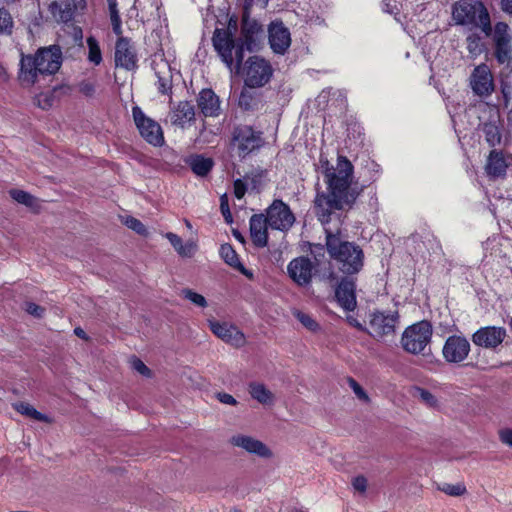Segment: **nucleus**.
Returning <instances> with one entry per match:
<instances>
[{
	"label": "nucleus",
	"instance_id": "0e129e2a",
	"mask_svg": "<svg viewBox=\"0 0 512 512\" xmlns=\"http://www.w3.org/2000/svg\"><path fill=\"white\" fill-rule=\"evenodd\" d=\"M45 308L34 303V318H40L43 316Z\"/></svg>",
	"mask_w": 512,
	"mask_h": 512
},
{
	"label": "nucleus",
	"instance_id": "e433bc0d",
	"mask_svg": "<svg viewBox=\"0 0 512 512\" xmlns=\"http://www.w3.org/2000/svg\"><path fill=\"white\" fill-rule=\"evenodd\" d=\"M245 49H246V45L244 44V42L237 41L235 43V47L233 49V53H234V56H233V59H234L233 69H235L236 72H240V69L242 67L243 60H244V51H245Z\"/></svg>",
	"mask_w": 512,
	"mask_h": 512
},
{
	"label": "nucleus",
	"instance_id": "20e7f679",
	"mask_svg": "<svg viewBox=\"0 0 512 512\" xmlns=\"http://www.w3.org/2000/svg\"><path fill=\"white\" fill-rule=\"evenodd\" d=\"M452 16L458 25H473L481 29L485 37L492 33L490 14L482 2L455 4Z\"/></svg>",
	"mask_w": 512,
	"mask_h": 512
},
{
	"label": "nucleus",
	"instance_id": "f3484780",
	"mask_svg": "<svg viewBox=\"0 0 512 512\" xmlns=\"http://www.w3.org/2000/svg\"><path fill=\"white\" fill-rule=\"evenodd\" d=\"M212 42L222 62L232 71L234 65L233 49L236 40L231 31L228 29H216L212 37Z\"/></svg>",
	"mask_w": 512,
	"mask_h": 512
},
{
	"label": "nucleus",
	"instance_id": "39448f33",
	"mask_svg": "<svg viewBox=\"0 0 512 512\" xmlns=\"http://www.w3.org/2000/svg\"><path fill=\"white\" fill-rule=\"evenodd\" d=\"M433 334L432 324L427 320L416 322L405 328L402 337V348L410 354H421L431 342Z\"/></svg>",
	"mask_w": 512,
	"mask_h": 512
},
{
	"label": "nucleus",
	"instance_id": "c85d7f7f",
	"mask_svg": "<svg viewBox=\"0 0 512 512\" xmlns=\"http://www.w3.org/2000/svg\"><path fill=\"white\" fill-rule=\"evenodd\" d=\"M220 257L223 261L249 279L253 278L252 271L248 270L240 261L239 256L233 246L229 243L222 244L219 249Z\"/></svg>",
	"mask_w": 512,
	"mask_h": 512
},
{
	"label": "nucleus",
	"instance_id": "3c124183",
	"mask_svg": "<svg viewBox=\"0 0 512 512\" xmlns=\"http://www.w3.org/2000/svg\"><path fill=\"white\" fill-rule=\"evenodd\" d=\"M501 94L505 107H508L512 100V84L501 82Z\"/></svg>",
	"mask_w": 512,
	"mask_h": 512
},
{
	"label": "nucleus",
	"instance_id": "69168bd1",
	"mask_svg": "<svg viewBox=\"0 0 512 512\" xmlns=\"http://www.w3.org/2000/svg\"><path fill=\"white\" fill-rule=\"evenodd\" d=\"M233 236L236 240H238L240 243H245V238L242 235V233L238 230H233Z\"/></svg>",
	"mask_w": 512,
	"mask_h": 512
},
{
	"label": "nucleus",
	"instance_id": "4c0bfd02",
	"mask_svg": "<svg viewBox=\"0 0 512 512\" xmlns=\"http://www.w3.org/2000/svg\"><path fill=\"white\" fill-rule=\"evenodd\" d=\"M295 316L298 319V321L308 330L312 332H316L317 330H319V324L310 315L298 311L295 314Z\"/></svg>",
	"mask_w": 512,
	"mask_h": 512
},
{
	"label": "nucleus",
	"instance_id": "473e14b6",
	"mask_svg": "<svg viewBox=\"0 0 512 512\" xmlns=\"http://www.w3.org/2000/svg\"><path fill=\"white\" fill-rule=\"evenodd\" d=\"M18 79L23 87L32 85V56L21 54Z\"/></svg>",
	"mask_w": 512,
	"mask_h": 512
},
{
	"label": "nucleus",
	"instance_id": "423d86ee",
	"mask_svg": "<svg viewBox=\"0 0 512 512\" xmlns=\"http://www.w3.org/2000/svg\"><path fill=\"white\" fill-rule=\"evenodd\" d=\"M273 72L268 60L254 55L245 61L241 73L247 88H262L270 82Z\"/></svg>",
	"mask_w": 512,
	"mask_h": 512
},
{
	"label": "nucleus",
	"instance_id": "c756f323",
	"mask_svg": "<svg viewBox=\"0 0 512 512\" xmlns=\"http://www.w3.org/2000/svg\"><path fill=\"white\" fill-rule=\"evenodd\" d=\"M186 163L188 164L192 172L200 177L207 176L214 166V161L212 158L205 157L201 154L190 156L186 160Z\"/></svg>",
	"mask_w": 512,
	"mask_h": 512
},
{
	"label": "nucleus",
	"instance_id": "f704fd0d",
	"mask_svg": "<svg viewBox=\"0 0 512 512\" xmlns=\"http://www.w3.org/2000/svg\"><path fill=\"white\" fill-rule=\"evenodd\" d=\"M483 133L485 136V140L490 147H496L501 144V129L495 123H485L483 126Z\"/></svg>",
	"mask_w": 512,
	"mask_h": 512
},
{
	"label": "nucleus",
	"instance_id": "6ab92c4d",
	"mask_svg": "<svg viewBox=\"0 0 512 512\" xmlns=\"http://www.w3.org/2000/svg\"><path fill=\"white\" fill-rule=\"evenodd\" d=\"M196 104L204 118H217L223 113L222 100L212 88H202L196 97Z\"/></svg>",
	"mask_w": 512,
	"mask_h": 512
},
{
	"label": "nucleus",
	"instance_id": "bf43d9fd",
	"mask_svg": "<svg viewBox=\"0 0 512 512\" xmlns=\"http://www.w3.org/2000/svg\"><path fill=\"white\" fill-rule=\"evenodd\" d=\"M14 408L23 415L32 417V407L28 403H15Z\"/></svg>",
	"mask_w": 512,
	"mask_h": 512
},
{
	"label": "nucleus",
	"instance_id": "a19ab883",
	"mask_svg": "<svg viewBox=\"0 0 512 512\" xmlns=\"http://www.w3.org/2000/svg\"><path fill=\"white\" fill-rule=\"evenodd\" d=\"M13 28L11 15L5 9H0V33L10 34Z\"/></svg>",
	"mask_w": 512,
	"mask_h": 512
},
{
	"label": "nucleus",
	"instance_id": "4be33fe9",
	"mask_svg": "<svg viewBox=\"0 0 512 512\" xmlns=\"http://www.w3.org/2000/svg\"><path fill=\"white\" fill-rule=\"evenodd\" d=\"M209 323L211 331L226 343L235 347H240L245 343L244 334L236 326L217 321H210Z\"/></svg>",
	"mask_w": 512,
	"mask_h": 512
},
{
	"label": "nucleus",
	"instance_id": "f8f14e48",
	"mask_svg": "<svg viewBox=\"0 0 512 512\" xmlns=\"http://www.w3.org/2000/svg\"><path fill=\"white\" fill-rule=\"evenodd\" d=\"M399 314L397 311H374L370 314L369 334L375 339H381L384 336L392 335L395 332Z\"/></svg>",
	"mask_w": 512,
	"mask_h": 512
},
{
	"label": "nucleus",
	"instance_id": "ddd939ff",
	"mask_svg": "<svg viewBox=\"0 0 512 512\" xmlns=\"http://www.w3.org/2000/svg\"><path fill=\"white\" fill-rule=\"evenodd\" d=\"M357 276L342 275L335 285V298L341 308L352 312L357 306Z\"/></svg>",
	"mask_w": 512,
	"mask_h": 512
},
{
	"label": "nucleus",
	"instance_id": "052dcab7",
	"mask_svg": "<svg viewBox=\"0 0 512 512\" xmlns=\"http://www.w3.org/2000/svg\"><path fill=\"white\" fill-rule=\"evenodd\" d=\"M217 399L223 404H228V405H236L237 404V400L231 394H228L225 392L218 393Z\"/></svg>",
	"mask_w": 512,
	"mask_h": 512
},
{
	"label": "nucleus",
	"instance_id": "72a5a7b5",
	"mask_svg": "<svg viewBox=\"0 0 512 512\" xmlns=\"http://www.w3.org/2000/svg\"><path fill=\"white\" fill-rule=\"evenodd\" d=\"M165 237L169 240L173 248L181 256H192L194 252V245L191 243L183 244L182 238L173 232H167Z\"/></svg>",
	"mask_w": 512,
	"mask_h": 512
},
{
	"label": "nucleus",
	"instance_id": "864d4df0",
	"mask_svg": "<svg viewBox=\"0 0 512 512\" xmlns=\"http://www.w3.org/2000/svg\"><path fill=\"white\" fill-rule=\"evenodd\" d=\"M233 188L234 195L237 199H242L247 191V185L241 179H237L234 181Z\"/></svg>",
	"mask_w": 512,
	"mask_h": 512
},
{
	"label": "nucleus",
	"instance_id": "e2e57ef3",
	"mask_svg": "<svg viewBox=\"0 0 512 512\" xmlns=\"http://www.w3.org/2000/svg\"><path fill=\"white\" fill-rule=\"evenodd\" d=\"M74 333L76 336H78L79 338L83 339V340H88V335L87 333L81 328V327H76L74 329Z\"/></svg>",
	"mask_w": 512,
	"mask_h": 512
},
{
	"label": "nucleus",
	"instance_id": "09e8293b",
	"mask_svg": "<svg viewBox=\"0 0 512 512\" xmlns=\"http://www.w3.org/2000/svg\"><path fill=\"white\" fill-rule=\"evenodd\" d=\"M441 490L450 496H460V495L464 494V492L466 491V488L464 485H461V484H456V485L445 484L441 488Z\"/></svg>",
	"mask_w": 512,
	"mask_h": 512
},
{
	"label": "nucleus",
	"instance_id": "a211bd4d",
	"mask_svg": "<svg viewBox=\"0 0 512 512\" xmlns=\"http://www.w3.org/2000/svg\"><path fill=\"white\" fill-rule=\"evenodd\" d=\"M470 85L475 95L488 97L494 91V79L487 64L482 63L474 68L470 77Z\"/></svg>",
	"mask_w": 512,
	"mask_h": 512
},
{
	"label": "nucleus",
	"instance_id": "680f3d73",
	"mask_svg": "<svg viewBox=\"0 0 512 512\" xmlns=\"http://www.w3.org/2000/svg\"><path fill=\"white\" fill-rule=\"evenodd\" d=\"M501 8L505 13L512 15V0H501Z\"/></svg>",
	"mask_w": 512,
	"mask_h": 512
},
{
	"label": "nucleus",
	"instance_id": "6e6552de",
	"mask_svg": "<svg viewBox=\"0 0 512 512\" xmlns=\"http://www.w3.org/2000/svg\"><path fill=\"white\" fill-rule=\"evenodd\" d=\"M86 9L85 0H61L52 1L47 8V14L43 16L40 11V17L44 21H55L57 23L68 24L72 22L77 14H81Z\"/></svg>",
	"mask_w": 512,
	"mask_h": 512
},
{
	"label": "nucleus",
	"instance_id": "13d9d810",
	"mask_svg": "<svg viewBox=\"0 0 512 512\" xmlns=\"http://www.w3.org/2000/svg\"><path fill=\"white\" fill-rule=\"evenodd\" d=\"M499 439L503 444L512 447V429L505 428L499 431Z\"/></svg>",
	"mask_w": 512,
	"mask_h": 512
},
{
	"label": "nucleus",
	"instance_id": "8fccbe9b",
	"mask_svg": "<svg viewBox=\"0 0 512 512\" xmlns=\"http://www.w3.org/2000/svg\"><path fill=\"white\" fill-rule=\"evenodd\" d=\"M220 210L226 221V223L230 224L233 221L232 214L229 208L228 199L226 195H223L220 198Z\"/></svg>",
	"mask_w": 512,
	"mask_h": 512
},
{
	"label": "nucleus",
	"instance_id": "f257e3e1",
	"mask_svg": "<svg viewBox=\"0 0 512 512\" xmlns=\"http://www.w3.org/2000/svg\"><path fill=\"white\" fill-rule=\"evenodd\" d=\"M327 183V192H317L314 200V213L317 219L326 225L331 221L335 210L350 209L354 205L359 192L351 187L354 177V166L343 155H338L334 168L328 160L320 159Z\"/></svg>",
	"mask_w": 512,
	"mask_h": 512
},
{
	"label": "nucleus",
	"instance_id": "de8ad7c7",
	"mask_svg": "<svg viewBox=\"0 0 512 512\" xmlns=\"http://www.w3.org/2000/svg\"><path fill=\"white\" fill-rule=\"evenodd\" d=\"M132 368L137 371L139 374L149 377L151 375V370L146 366V364L136 356H133L130 361Z\"/></svg>",
	"mask_w": 512,
	"mask_h": 512
},
{
	"label": "nucleus",
	"instance_id": "5fc2aeb1",
	"mask_svg": "<svg viewBox=\"0 0 512 512\" xmlns=\"http://www.w3.org/2000/svg\"><path fill=\"white\" fill-rule=\"evenodd\" d=\"M420 398L429 406L434 407L437 405L436 397L428 390L419 388Z\"/></svg>",
	"mask_w": 512,
	"mask_h": 512
},
{
	"label": "nucleus",
	"instance_id": "2eb2a0df",
	"mask_svg": "<svg viewBox=\"0 0 512 512\" xmlns=\"http://www.w3.org/2000/svg\"><path fill=\"white\" fill-rule=\"evenodd\" d=\"M268 42L271 50L284 55L291 46V33L281 20H274L268 26Z\"/></svg>",
	"mask_w": 512,
	"mask_h": 512
},
{
	"label": "nucleus",
	"instance_id": "412c9836",
	"mask_svg": "<svg viewBox=\"0 0 512 512\" xmlns=\"http://www.w3.org/2000/svg\"><path fill=\"white\" fill-rule=\"evenodd\" d=\"M290 278L300 286L308 285L313 276L314 265L310 258L300 256L293 259L287 266Z\"/></svg>",
	"mask_w": 512,
	"mask_h": 512
},
{
	"label": "nucleus",
	"instance_id": "aec40b11",
	"mask_svg": "<svg viewBox=\"0 0 512 512\" xmlns=\"http://www.w3.org/2000/svg\"><path fill=\"white\" fill-rule=\"evenodd\" d=\"M506 335L504 327L485 326L472 334V342L482 348L496 349L503 343Z\"/></svg>",
	"mask_w": 512,
	"mask_h": 512
},
{
	"label": "nucleus",
	"instance_id": "9b49d317",
	"mask_svg": "<svg viewBox=\"0 0 512 512\" xmlns=\"http://www.w3.org/2000/svg\"><path fill=\"white\" fill-rule=\"evenodd\" d=\"M265 218H267L269 227L282 232L288 231L295 222V216L282 199H274L266 209Z\"/></svg>",
	"mask_w": 512,
	"mask_h": 512
},
{
	"label": "nucleus",
	"instance_id": "338daca9",
	"mask_svg": "<svg viewBox=\"0 0 512 512\" xmlns=\"http://www.w3.org/2000/svg\"><path fill=\"white\" fill-rule=\"evenodd\" d=\"M34 420L45 421L46 416L44 414H42L41 412L37 411L36 409H34Z\"/></svg>",
	"mask_w": 512,
	"mask_h": 512
},
{
	"label": "nucleus",
	"instance_id": "4468645a",
	"mask_svg": "<svg viewBox=\"0 0 512 512\" xmlns=\"http://www.w3.org/2000/svg\"><path fill=\"white\" fill-rule=\"evenodd\" d=\"M512 154L503 150L492 149L486 159L484 166L485 173L489 180H504L507 177V170L511 164Z\"/></svg>",
	"mask_w": 512,
	"mask_h": 512
},
{
	"label": "nucleus",
	"instance_id": "a878e982",
	"mask_svg": "<svg viewBox=\"0 0 512 512\" xmlns=\"http://www.w3.org/2000/svg\"><path fill=\"white\" fill-rule=\"evenodd\" d=\"M234 446L241 447L249 453H254L260 457L268 458L272 455L270 449L261 441L250 436L236 435L231 439Z\"/></svg>",
	"mask_w": 512,
	"mask_h": 512
},
{
	"label": "nucleus",
	"instance_id": "c9c22d12",
	"mask_svg": "<svg viewBox=\"0 0 512 512\" xmlns=\"http://www.w3.org/2000/svg\"><path fill=\"white\" fill-rule=\"evenodd\" d=\"M86 43L88 46V61L94 66H99L103 61V57L98 40L94 36H89L86 39Z\"/></svg>",
	"mask_w": 512,
	"mask_h": 512
},
{
	"label": "nucleus",
	"instance_id": "49530a36",
	"mask_svg": "<svg viewBox=\"0 0 512 512\" xmlns=\"http://www.w3.org/2000/svg\"><path fill=\"white\" fill-rule=\"evenodd\" d=\"M348 383L355 395L362 401L368 402L369 396L363 387L352 377L348 378Z\"/></svg>",
	"mask_w": 512,
	"mask_h": 512
},
{
	"label": "nucleus",
	"instance_id": "7c9ffc66",
	"mask_svg": "<svg viewBox=\"0 0 512 512\" xmlns=\"http://www.w3.org/2000/svg\"><path fill=\"white\" fill-rule=\"evenodd\" d=\"M466 48L472 59H476L481 54L487 52V45L484 38L477 32L470 33L466 37Z\"/></svg>",
	"mask_w": 512,
	"mask_h": 512
},
{
	"label": "nucleus",
	"instance_id": "1a4fd4ad",
	"mask_svg": "<svg viewBox=\"0 0 512 512\" xmlns=\"http://www.w3.org/2000/svg\"><path fill=\"white\" fill-rule=\"evenodd\" d=\"M63 62L62 50L59 45L39 48L34 53V79L37 73L53 75L60 69Z\"/></svg>",
	"mask_w": 512,
	"mask_h": 512
},
{
	"label": "nucleus",
	"instance_id": "dca6fc26",
	"mask_svg": "<svg viewBox=\"0 0 512 512\" xmlns=\"http://www.w3.org/2000/svg\"><path fill=\"white\" fill-rule=\"evenodd\" d=\"M471 346L466 337L462 335H450L443 346L442 355L448 363H460L464 361L469 352Z\"/></svg>",
	"mask_w": 512,
	"mask_h": 512
},
{
	"label": "nucleus",
	"instance_id": "58836bf2",
	"mask_svg": "<svg viewBox=\"0 0 512 512\" xmlns=\"http://www.w3.org/2000/svg\"><path fill=\"white\" fill-rule=\"evenodd\" d=\"M182 295L184 296L185 299H188L196 306H199V307L207 306V301H206L205 297L197 292H194L191 289H188V288L183 289Z\"/></svg>",
	"mask_w": 512,
	"mask_h": 512
},
{
	"label": "nucleus",
	"instance_id": "9d476101",
	"mask_svg": "<svg viewBox=\"0 0 512 512\" xmlns=\"http://www.w3.org/2000/svg\"><path fill=\"white\" fill-rule=\"evenodd\" d=\"M132 116L141 137L146 142L156 147L164 143L161 126L155 120L146 116L139 106L132 107Z\"/></svg>",
	"mask_w": 512,
	"mask_h": 512
},
{
	"label": "nucleus",
	"instance_id": "b1692460",
	"mask_svg": "<svg viewBox=\"0 0 512 512\" xmlns=\"http://www.w3.org/2000/svg\"><path fill=\"white\" fill-rule=\"evenodd\" d=\"M250 237L253 245L257 248H264L268 244V231L269 227L265 214H253L249 221Z\"/></svg>",
	"mask_w": 512,
	"mask_h": 512
},
{
	"label": "nucleus",
	"instance_id": "c03bdc74",
	"mask_svg": "<svg viewBox=\"0 0 512 512\" xmlns=\"http://www.w3.org/2000/svg\"><path fill=\"white\" fill-rule=\"evenodd\" d=\"M67 28L70 30L69 33L71 34L73 45L83 47V30L80 26L75 25L73 23L66 24Z\"/></svg>",
	"mask_w": 512,
	"mask_h": 512
},
{
	"label": "nucleus",
	"instance_id": "774afa93",
	"mask_svg": "<svg viewBox=\"0 0 512 512\" xmlns=\"http://www.w3.org/2000/svg\"><path fill=\"white\" fill-rule=\"evenodd\" d=\"M107 4H108L109 10L118 9L117 8V6H118L117 0H107Z\"/></svg>",
	"mask_w": 512,
	"mask_h": 512
},
{
	"label": "nucleus",
	"instance_id": "bb28decb",
	"mask_svg": "<svg viewBox=\"0 0 512 512\" xmlns=\"http://www.w3.org/2000/svg\"><path fill=\"white\" fill-rule=\"evenodd\" d=\"M255 88H242L238 97V107L244 112H255L263 106L262 92L254 90Z\"/></svg>",
	"mask_w": 512,
	"mask_h": 512
},
{
	"label": "nucleus",
	"instance_id": "6e6d98bb",
	"mask_svg": "<svg viewBox=\"0 0 512 512\" xmlns=\"http://www.w3.org/2000/svg\"><path fill=\"white\" fill-rule=\"evenodd\" d=\"M109 13H110V19H111L113 31L118 34L121 32V19L119 16V11H118V9H114V10H109Z\"/></svg>",
	"mask_w": 512,
	"mask_h": 512
},
{
	"label": "nucleus",
	"instance_id": "2f4dec72",
	"mask_svg": "<svg viewBox=\"0 0 512 512\" xmlns=\"http://www.w3.org/2000/svg\"><path fill=\"white\" fill-rule=\"evenodd\" d=\"M251 397L261 404H271L274 400L273 393L259 382H251L248 386Z\"/></svg>",
	"mask_w": 512,
	"mask_h": 512
},
{
	"label": "nucleus",
	"instance_id": "393cba45",
	"mask_svg": "<svg viewBox=\"0 0 512 512\" xmlns=\"http://www.w3.org/2000/svg\"><path fill=\"white\" fill-rule=\"evenodd\" d=\"M261 32L262 26L256 20L244 16L239 41L244 42L247 50L253 51L257 46V37Z\"/></svg>",
	"mask_w": 512,
	"mask_h": 512
},
{
	"label": "nucleus",
	"instance_id": "0eeeda50",
	"mask_svg": "<svg viewBox=\"0 0 512 512\" xmlns=\"http://www.w3.org/2000/svg\"><path fill=\"white\" fill-rule=\"evenodd\" d=\"M493 43V56L500 65L506 64L512 69V34L506 22L498 21L492 26L489 36Z\"/></svg>",
	"mask_w": 512,
	"mask_h": 512
},
{
	"label": "nucleus",
	"instance_id": "37998d69",
	"mask_svg": "<svg viewBox=\"0 0 512 512\" xmlns=\"http://www.w3.org/2000/svg\"><path fill=\"white\" fill-rule=\"evenodd\" d=\"M157 90L162 95H170L172 94V80L170 77H163L158 75V80L156 82Z\"/></svg>",
	"mask_w": 512,
	"mask_h": 512
},
{
	"label": "nucleus",
	"instance_id": "79ce46f5",
	"mask_svg": "<svg viewBox=\"0 0 512 512\" xmlns=\"http://www.w3.org/2000/svg\"><path fill=\"white\" fill-rule=\"evenodd\" d=\"M10 196L18 203L24 204L28 207L32 205V196L19 189H11L9 191Z\"/></svg>",
	"mask_w": 512,
	"mask_h": 512
},
{
	"label": "nucleus",
	"instance_id": "7ed1b4c3",
	"mask_svg": "<svg viewBox=\"0 0 512 512\" xmlns=\"http://www.w3.org/2000/svg\"><path fill=\"white\" fill-rule=\"evenodd\" d=\"M230 144L237 156L244 160L257 154L266 144L264 132L254 125L237 124L233 127Z\"/></svg>",
	"mask_w": 512,
	"mask_h": 512
},
{
	"label": "nucleus",
	"instance_id": "4d7b16f0",
	"mask_svg": "<svg viewBox=\"0 0 512 512\" xmlns=\"http://www.w3.org/2000/svg\"><path fill=\"white\" fill-rule=\"evenodd\" d=\"M352 485L355 490L364 493L367 489V479L363 475L356 476L352 481Z\"/></svg>",
	"mask_w": 512,
	"mask_h": 512
},
{
	"label": "nucleus",
	"instance_id": "5701e85b",
	"mask_svg": "<svg viewBox=\"0 0 512 512\" xmlns=\"http://www.w3.org/2000/svg\"><path fill=\"white\" fill-rule=\"evenodd\" d=\"M115 64L126 70H132L137 66V56L128 38L120 37L116 41Z\"/></svg>",
	"mask_w": 512,
	"mask_h": 512
},
{
	"label": "nucleus",
	"instance_id": "f03ea898",
	"mask_svg": "<svg viewBox=\"0 0 512 512\" xmlns=\"http://www.w3.org/2000/svg\"><path fill=\"white\" fill-rule=\"evenodd\" d=\"M326 250L342 275L357 276L364 267L363 249L354 242L343 240L340 233L325 229Z\"/></svg>",
	"mask_w": 512,
	"mask_h": 512
},
{
	"label": "nucleus",
	"instance_id": "603ef678",
	"mask_svg": "<svg viewBox=\"0 0 512 512\" xmlns=\"http://www.w3.org/2000/svg\"><path fill=\"white\" fill-rule=\"evenodd\" d=\"M37 100V104L42 109H48L53 105V97L47 94H39L34 97V101Z\"/></svg>",
	"mask_w": 512,
	"mask_h": 512
},
{
	"label": "nucleus",
	"instance_id": "cd10ccee",
	"mask_svg": "<svg viewBox=\"0 0 512 512\" xmlns=\"http://www.w3.org/2000/svg\"><path fill=\"white\" fill-rule=\"evenodd\" d=\"M195 121V108L189 101H180L171 112L173 125L184 128L187 123Z\"/></svg>",
	"mask_w": 512,
	"mask_h": 512
},
{
	"label": "nucleus",
	"instance_id": "a18cd8bd",
	"mask_svg": "<svg viewBox=\"0 0 512 512\" xmlns=\"http://www.w3.org/2000/svg\"><path fill=\"white\" fill-rule=\"evenodd\" d=\"M78 91L85 97H93L96 92V85L94 82L84 79L78 84Z\"/></svg>",
	"mask_w": 512,
	"mask_h": 512
},
{
	"label": "nucleus",
	"instance_id": "ea45409f",
	"mask_svg": "<svg viewBox=\"0 0 512 512\" xmlns=\"http://www.w3.org/2000/svg\"><path fill=\"white\" fill-rule=\"evenodd\" d=\"M125 225L141 236H146L148 234L146 226L139 219L133 216H128L126 218Z\"/></svg>",
	"mask_w": 512,
	"mask_h": 512
}]
</instances>
